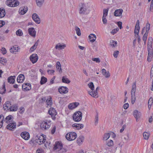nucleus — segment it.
<instances>
[{"instance_id":"nucleus-49","label":"nucleus","mask_w":153,"mask_h":153,"mask_svg":"<svg viewBox=\"0 0 153 153\" xmlns=\"http://www.w3.org/2000/svg\"><path fill=\"white\" fill-rule=\"evenodd\" d=\"M16 34L17 36H21L23 35V33L21 30L19 29L16 31Z\"/></svg>"},{"instance_id":"nucleus-28","label":"nucleus","mask_w":153,"mask_h":153,"mask_svg":"<svg viewBox=\"0 0 153 153\" xmlns=\"http://www.w3.org/2000/svg\"><path fill=\"white\" fill-rule=\"evenodd\" d=\"M11 106L10 102L8 101L6 102L3 105V108L5 110H8L10 109V108Z\"/></svg>"},{"instance_id":"nucleus-31","label":"nucleus","mask_w":153,"mask_h":153,"mask_svg":"<svg viewBox=\"0 0 153 153\" xmlns=\"http://www.w3.org/2000/svg\"><path fill=\"white\" fill-rule=\"evenodd\" d=\"M84 137L82 136H80L77 139V141L78 144L80 145L84 141Z\"/></svg>"},{"instance_id":"nucleus-13","label":"nucleus","mask_w":153,"mask_h":153,"mask_svg":"<svg viewBox=\"0 0 153 153\" xmlns=\"http://www.w3.org/2000/svg\"><path fill=\"white\" fill-rule=\"evenodd\" d=\"M139 30V21L138 20L136 22L134 30V33L135 36H136V35H138Z\"/></svg>"},{"instance_id":"nucleus-32","label":"nucleus","mask_w":153,"mask_h":153,"mask_svg":"<svg viewBox=\"0 0 153 153\" xmlns=\"http://www.w3.org/2000/svg\"><path fill=\"white\" fill-rule=\"evenodd\" d=\"M15 77L16 76H10L8 77L7 79L8 82L10 83H14L15 82Z\"/></svg>"},{"instance_id":"nucleus-4","label":"nucleus","mask_w":153,"mask_h":153,"mask_svg":"<svg viewBox=\"0 0 153 153\" xmlns=\"http://www.w3.org/2000/svg\"><path fill=\"white\" fill-rule=\"evenodd\" d=\"M77 137V134L74 132H71L68 133L66 135V139L69 141L74 140Z\"/></svg>"},{"instance_id":"nucleus-30","label":"nucleus","mask_w":153,"mask_h":153,"mask_svg":"<svg viewBox=\"0 0 153 153\" xmlns=\"http://www.w3.org/2000/svg\"><path fill=\"white\" fill-rule=\"evenodd\" d=\"M136 82H134L133 84L132 89L131 92V95H135V92L136 91Z\"/></svg>"},{"instance_id":"nucleus-52","label":"nucleus","mask_w":153,"mask_h":153,"mask_svg":"<svg viewBox=\"0 0 153 153\" xmlns=\"http://www.w3.org/2000/svg\"><path fill=\"white\" fill-rule=\"evenodd\" d=\"M66 152V149L62 147L61 149L58 150V153H65Z\"/></svg>"},{"instance_id":"nucleus-41","label":"nucleus","mask_w":153,"mask_h":153,"mask_svg":"<svg viewBox=\"0 0 153 153\" xmlns=\"http://www.w3.org/2000/svg\"><path fill=\"white\" fill-rule=\"evenodd\" d=\"M143 135L144 139L147 140L149 138L150 133L149 132H145L143 133Z\"/></svg>"},{"instance_id":"nucleus-55","label":"nucleus","mask_w":153,"mask_h":153,"mask_svg":"<svg viewBox=\"0 0 153 153\" xmlns=\"http://www.w3.org/2000/svg\"><path fill=\"white\" fill-rule=\"evenodd\" d=\"M107 145L108 146H111L113 145V141L112 140H110L109 141L107 142Z\"/></svg>"},{"instance_id":"nucleus-29","label":"nucleus","mask_w":153,"mask_h":153,"mask_svg":"<svg viewBox=\"0 0 153 153\" xmlns=\"http://www.w3.org/2000/svg\"><path fill=\"white\" fill-rule=\"evenodd\" d=\"M45 139L44 136L43 135H41L39 138L38 140V143H39V144H41L45 142Z\"/></svg>"},{"instance_id":"nucleus-15","label":"nucleus","mask_w":153,"mask_h":153,"mask_svg":"<svg viewBox=\"0 0 153 153\" xmlns=\"http://www.w3.org/2000/svg\"><path fill=\"white\" fill-rule=\"evenodd\" d=\"M21 136L25 140H28L30 138L29 133L26 131L22 132L21 134Z\"/></svg>"},{"instance_id":"nucleus-62","label":"nucleus","mask_w":153,"mask_h":153,"mask_svg":"<svg viewBox=\"0 0 153 153\" xmlns=\"http://www.w3.org/2000/svg\"><path fill=\"white\" fill-rule=\"evenodd\" d=\"M36 153H43V150L42 149H39L36 150Z\"/></svg>"},{"instance_id":"nucleus-46","label":"nucleus","mask_w":153,"mask_h":153,"mask_svg":"<svg viewBox=\"0 0 153 153\" xmlns=\"http://www.w3.org/2000/svg\"><path fill=\"white\" fill-rule=\"evenodd\" d=\"M148 33L146 32L144 34V35L143 37V40L144 42V44L145 45L146 43V40L147 38V37L148 36Z\"/></svg>"},{"instance_id":"nucleus-56","label":"nucleus","mask_w":153,"mask_h":153,"mask_svg":"<svg viewBox=\"0 0 153 153\" xmlns=\"http://www.w3.org/2000/svg\"><path fill=\"white\" fill-rule=\"evenodd\" d=\"M47 105H51L52 104V101L51 98H50L48 99H47L46 100Z\"/></svg>"},{"instance_id":"nucleus-54","label":"nucleus","mask_w":153,"mask_h":153,"mask_svg":"<svg viewBox=\"0 0 153 153\" xmlns=\"http://www.w3.org/2000/svg\"><path fill=\"white\" fill-rule=\"evenodd\" d=\"M98 114H97L95 116V122L94 124L95 126H96L98 123Z\"/></svg>"},{"instance_id":"nucleus-60","label":"nucleus","mask_w":153,"mask_h":153,"mask_svg":"<svg viewBox=\"0 0 153 153\" xmlns=\"http://www.w3.org/2000/svg\"><path fill=\"white\" fill-rule=\"evenodd\" d=\"M92 60L93 61H95L97 63H99L100 61V59L98 58H93Z\"/></svg>"},{"instance_id":"nucleus-38","label":"nucleus","mask_w":153,"mask_h":153,"mask_svg":"<svg viewBox=\"0 0 153 153\" xmlns=\"http://www.w3.org/2000/svg\"><path fill=\"white\" fill-rule=\"evenodd\" d=\"M62 81L63 83L68 84L70 82V81L65 76H63L62 77Z\"/></svg>"},{"instance_id":"nucleus-39","label":"nucleus","mask_w":153,"mask_h":153,"mask_svg":"<svg viewBox=\"0 0 153 153\" xmlns=\"http://www.w3.org/2000/svg\"><path fill=\"white\" fill-rule=\"evenodd\" d=\"M6 91V89L5 88V85L4 84L3 85L2 87L0 88V94H3L5 93Z\"/></svg>"},{"instance_id":"nucleus-43","label":"nucleus","mask_w":153,"mask_h":153,"mask_svg":"<svg viewBox=\"0 0 153 153\" xmlns=\"http://www.w3.org/2000/svg\"><path fill=\"white\" fill-rule=\"evenodd\" d=\"M44 0H36L37 5L39 7H41L43 4Z\"/></svg>"},{"instance_id":"nucleus-17","label":"nucleus","mask_w":153,"mask_h":153,"mask_svg":"<svg viewBox=\"0 0 153 153\" xmlns=\"http://www.w3.org/2000/svg\"><path fill=\"white\" fill-rule=\"evenodd\" d=\"M66 47V45L64 43H58L56 45L55 48L56 49L60 50L64 49Z\"/></svg>"},{"instance_id":"nucleus-27","label":"nucleus","mask_w":153,"mask_h":153,"mask_svg":"<svg viewBox=\"0 0 153 153\" xmlns=\"http://www.w3.org/2000/svg\"><path fill=\"white\" fill-rule=\"evenodd\" d=\"M88 93L89 94L95 98L98 97V95L97 91H88Z\"/></svg>"},{"instance_id":"nucleus-48","label":"nucleus","mask_w":153,"mask_h":153,"mask_svg":"<svg viewBox=\"0 0 153 153\" xmlns=\"http://www.w3.org/2000/svg\"><path fill=\"white\" fill-rule=\"evenodd\" d=\"M7 62V60L6 58L3 57L0 58V62L3 65H4Z\"/></svg>"},{"instance_id":"nucleus-50","label":"nucleus","mask_w":153,"mask_h":153,"mask_svg":"<svg viewBox=\"0 0 153 153\" xmlns=\"http://www.w3.org/2000/svg\"><path fill=\"white\" fill-rule=\"evenodd\" d=\"M88 86L92 91L94 90V85L92 82H91L88 84Z\"/></svg>"},{"instance_id":"nucleus-9","label":"nucleus","mask_w":153,"mask_h":153,"mask_svg":"<svg viewBox=\"0 0 153 153\" xmlns=\"http://www.w3.org/2000/svg\"><path fill=\"white\" fill-rule=\"evenodd\" d=\"M89 13V10H87L85 6L82 4L79 9V13L81 14H87Z\"/></svg>"},{"instance_id":"nucleus-7","label":"nucleus","mask_w":153,"mask_h":153,"mask_svg":"<svg viewBox=\"0 0 153 153\" xmlns=\"http://www.w3.org/2000/svg\"><path fill=\"white\" fill-rule=\"evenodd\" d=\"M49 114L51 116L52 119H55V116L57 114V112L55 109L53 108H50L48 111Z\"/></svg>"},{"instance_id":"nucleus-42","label":"nucleus","mask_w":153,"mask_h":153,"mask_svg":"<svg viewBox=\"0 0 153 153\" xmlns=\"http://www.w3.org/2000/svg\"><path fill=\"white\" fill-rule=\"evenodd\" d=\"M110 134L109 133L105 134L103 137V140H107L110 137Z\"/></svg>"},{"instance_id":"nucleus-14","label":"nucleus","mask_w":153,"mask_h":153,"mask_svg":"<svg viewBox=\"0 0 153 153\" xmlns=\"http://www.w3.org/2000/svg\"><path fill=\"white\" fill-rule=\"evenodd\" d=\"M68 88L64 86H62L58 89V91L61 94H65L68 92Z\"/></svg>"},{"instance_id":"nucleus-1","label":"nucleus","mask_w":153,"mask_h":153,"mask_svg":"<svg viewBox=\"0 0 153 153\" xmlns=\"http://www.w3.org/2000/svg\"><path fill=\"white\" fill-rule=\"evenodd\" d=\"M51 121L45 120L42 121L40 123L41 128L43 130H45L48 129L51 126Z\"/></svg>"},{"instance_id":"nucleus-11","label":"nucleus","mask_w":153,"mask_h":153,"mask_svg":"<svg viewBox=\"0 0 153 153\" xmlns=\"http://www.w3.org/2000/svg\"><path fill=\"white\" fill-rule=\"evenodd\" d=\"M63 145L61 142L57 141L55 143L53 147V149L55 150L58 149V150L61 149Z\"/></svg>"},{"instance_id":"nucleus-64","label":"nucleus","mask_w":153,"mask_h":153,"mask_svg":"<svg viewBox=\"0 0 153 153\" xmlns=\"http://www.w3.org/2000/svg\"><path fill=\"white\" fill-rule=\"evenodd\" d=\"M5 24V22L3 21H0V27H2Z\"/></svg>"},{"instance_id":"nucleus-10","label":"nucleus","mask_w":153,"mask_h":153,"mask_svg":"<svg viewBox=\"0 0 153 153\" xmlns=\"http://www.w3.org/2000/svg\"><path fill=\"white\" fill-rule=\"evenodd\" d=\"M32 17L35 23L39 24L40 23V19L39 16L36 13H33L32 15Z\"/></svg>"},{"instance_id":"nucleus-44","label":"nucleus","mask_w":153,"mask_h":153,"mask_svg":"<svg viewBox=\"0 0 153 153\" xmlns=\"http://www.w3.org/2000/svg\"><path fill=\"white\" fill-rule=\"evenodd\" d=\"M153 103V99L152 97H151L149 99L148 102V107L149 110L151 106V105Z\"/></svg>"},{"instance_id":"nucleus-18","label":"nucleus","mask_w":153,"mask_h":153,"mask_svg":"<svg viewBox=\"0 0 153 153\" xmlns=\"http://www.w3.org/2000/svg\"><path fill=\"white\" fill-rule=\"evenodd\" d=\"M20 48L19 47L16 45H14L13 46L12 48L10 49V52L12 53L16 54V52H18V50H20Z\"/></svg>"},{"instance_id":"nucleus-58","label":"nucleus","mask_w":153,"mask_h":153,"mask_svg":"<svg viewBox=\"0 0 153 153\" xmlns=\"http://www.w3.org/2000/svg\"><path fill=\"white\" fill-rule=\"evenodd\" d=\"M119 53V52L118 51H114L113 53L114 56L115 58H117L118 55Z\"/></svg>"},{"instance_id":"nucleus-5","label":"nucleus","mask_w":153,"mask_h":153,"mask_svg":"<svg viewBox=\"0 0 153 153\" xmlns=\"http://www.w3.org/2000/svg\"><path fill=\"white\" fill-rule=\"evenodd\" d=\"M16 127V122L13 121L10 122L7 126L6 128L7 129L12 131H13Z\"/></svg>"},{"instance_id":"nucleus-2","label":"nucleus","mask_w":153,"mask_h":153,"mask_svg":"<svg viewBox=\"0 0 153 153\" xmlns=\"http://www.w3.org/2000/svg\"><path fill=\"white\" fill-rule=\"evenodd\" d=\"M82 114L79 111L75 112L73 116V118L74 121L75 122H78L80 121L82 119Z\"/></svg>"},{"instance_id":"nucleus-37","label":"nucleus","mask_w":153,"mask_h":153,"mask_svg":"<svg viewBox=\"0 0 153 153\" xmlns=\"http://www.w3.org/2000/svg\"><path fill=\"white\" fill-rule=\"evenodd\" d=\"M56 68L57 71H59V72H62V69L61 68V64L59 62H57L56 64Z\"/></svg>"},{"instance_id":"nucleus-16","label":"nucleus","mask_w":153,"mask_h":153,"mask_svg":"<svg viewBox=\"0 0 153 153\" xmlns=\"http://www.w3.org/2000/svg\"><path fill=\"white\" fill-rule=\"evenodd\" d=\"M29 34L31 36L35 37L36 36V31L33 27L29 28L28 29Z\"/></svg>"},{"instance_id":"nucleus-34","label":"nucleus","mask_w":153,"mask_h":153,"mask_svg":"<svg viewBox=\"0 0 153 153\" xmlns=\"http://www.w3.org/2000/svg\"><path fill=\"white\" fill-rule=\"evenodd\" d=\"M6 14L5 9L3 8H0V18L4 17Z\"/></svg>"},{"instance_id":"nucleus-40","label":"nucleus","mask_w":153,"mask_h":153,"mask_svg":"<svg viewBox=\"0 0 153 153\" xmlns=\"http://www.w3.org/2000/svg\"><path fill=\"white\" fill-rule=\"evenodd\" d=\"M47 79L44 76H42L40 81V84L41 85H43L45 83L47 82Z\"/></svg>"},{"instance_id":"nucleus-21","label":"nucleus","mask_w":153,"mask_h":153,"mask_svg":"<svg viewBox=\"0 0 153 153\" xmlns=\"http://www.w3.org/2000/svg\"><path fill=\"white\" fill-rule=\"evenodd\" d=\"M102 73L103 75L106 78H109L110 76L109 71H107L105 69L103 68L102 69Z\"/></svg>"},{"instance_id":"nucleus-57","label":"nucleus","mask_w":153,"mask_h":153,"mask_svg":"<svg viewBox=\"0 0 153 153\" xmlns=\"http://www.w3.org/2000/svg\"><path fill=\"white\" fill-rule=\"evenodd\" d=\"M135 100V95H131V102L133 104Z\"/></svg>"},{"instance_id":"nucleus-20","label":"nucleus","mask_w":153,"mask_h":153,"mask_svg":"<svg viewBox=\"0 0 153 153\" xmlns=\"http://www.w3.org/2000/svg\"><path fill=\"white\" fill-rule=\"evenodd\" d=\"M25 79V76L23 74H20L18 76L17 80L19 83H22L23 82Z\"/></svg>"},{"instance_id":"nucleus-22","label":"nucleus","mask_w":153,"mask_h":153,"mask_svg":"<svg viewBox=\"0 0 153 153\" xmlns=\"http://www.w3.org/2000/svg\"><path fill=\"white\" fill-rule=\"evenodd\" d=\"M133 115L137 121L138 119L140 118L141 115V113L138 111L135 110L133 112Z\"/></svg>"},{"instance_id":"nucleus-25","label":"nucleus","mask_w":153,"mask_h":153,"mask_svg":"<svg viewBox=\"0 0 153 153\" xmlns=\"http://www.w3.org/2000/svg\"><path fill=\"white\" fill-rule=\"evenodd\" d=\"M72 126L76 128L77 130H79L83 128L84 125L81 124L74 123L72 125Z\"/></svg>"},{"instance_id":"nucleus-3","label":"nucleus","mask_w":153,"mask_h":153,"mask_svg":"<svg viewBox=\"0 0 153 153\" xmlns=\"http://www.w3.org/2000/svg\"><path fill=\"white\" fill-rule=\"evenodd\" d=\"M19 2L16 0H8L6 2V4L10 7H15L19 4Z\"/></svg>"},{"instance_id":"nucleus-6","label":"nucleus","mask_w":153,"mask_h":153,"mask_svg":"<svg viewBox=\"0 0 153 153\" xmlns=\"http://www.w3.org/2000/svg\"><path fill=\"white\" fill-rule=\"evenodd\" d=\"M108 10L104 9L103 10V15L102 17V20L103 24L106 25L107 24V21L106 19V17L107 16Z\"/></svg>"},{"instance_id":"nucleus-63","label":"nucleus","mask_w":153,"mask_h":153,"mask_svg":"<svg viewBox=\"0 0 153 153\" xmlns=\"http://www.w3.org/2000/svg\"><path fill=\"white\" fill-rule=\"evenodd\" d=\"M1 51H2V53L3 54H5L6 53V52H7L6 50L5 49V48H3V47L2 48Z\"/></svg>"},{"instance_id":"nucleus-36","label":"nucleus","mask_w":153,"mask_h":153,"mask_svg":"<svg viewBox=\"0 0 153 153\" xmlns=\"http://www.w3.org/2000/svg\"><path fill=\"white\" fill-rule=\"evenodd\" d=\"M18 108V107L16 105H13L11 106L10 108V109L11 111H16Z\"/></svg>"},{"instance_id":"nucleus-47","label":"nucleus","mask_w":153,"mask_h":153,"mask_svg":"<svg viewBox=\"0 0 153 153\" xmlns=\"http://www.w3.org/2000/svg\"><path fill=\"white\" fill-rule=\"evenodd\" d=\"M4 117L2 115H0V128L2 126Z\"/></svg>"},{"instance_id":"nucleus-24","label":"nucleus","mask_w":153,"mask_h":153,"mask_svg":"<svg viewBox=\"0 0 153 153\" xmlns=\"http://www.w3.org/2000/svg\"><path fill=\"white\" fill-rule=\"evenodd\" d=\"M27 10V7H21L19 9V13L21 15H24L26 13Z\"/></svg>"},{"instance_id":"nucleus-53","label":"nucleus","mask_w":153,"mask_h":153,"mask_svg":"<svg viewBox=\"0 0 153 153\" xmlns=\"http://www.w3.org/2000/svg\"><path fill=\"white\" fill-rule=\"evenodd\" d=\"M75 30L76 31L77 34L78 36H80L81 35L80 29L77 27H75Z\"/></svg>"},{"instance_id":"nucleus-61","label":"nucleus","mask_w":153,"mask_h":153,"mask_svg":"<svg viewBox=\"0 0 153 153\" xmlns=\"http://www.w3.org/2000/svg\"><path fill=\"white\" fill-rule=\"evenodd\" d=\"M129 106V105L128 103H126L124 105L123 108L125 109H126L128 108Z\"/></svg>"},{"instance_id":"nucleus-59","label":"nucleus","mask_w":153,"mask_h":153,"mask_svg":"<svg viewBox=\"0 0 153 153\" xmlns=\"http://www.w3.org/2000/svg\"><path fill=\"white\" fill-rule=\"evenodd\" d=\"M24 108L23 107H21L19 109V112L20 114H22L24 113Z\"/></svg>"},{"instance_id":"nucleus-12","label":"nucleus","mask_w":153,"mask_h":153,"mask_svg":"<svg viewBox=\"0 0 153 153\" xmlns=\"http://www.w3.org/2000/svg\"><path fill=\"white\" fill-rule=\"evenodd\" d=\"M22 88L23 90L29 91L31 89V85L30 84L28 83H24L22 86Z\"/></svg>"},{"instance_id":"nucleus-45","label":"nucleus","mask_w":153,"mask_h":153,"mask_svg":"<svg viewBox=\"0 0 153 153\" xmlns=\"http://www.w3.org/2000/svg\"><path fill=\"white\" fill-rule=\"evenodd\" d=\"M110 45L112 47H115L117 46V42L114 40H111L110 41Z\"/></svg>"},{"instance_id":"nucleus-19","label":"nucleus","mask_w":153,"mask_h":153,"mask_svg":"<svg viewBox=\"0 0 153 153\" xmlns=\"http://www.w3.org/2000/svg\"><path fill=\"white\" fill-rule=\"evenodd\" d=\"M79 104V103L77 102L71 103L68 105V108L70 109H73L76 107Z\"/></svg>"},{"instance_id":"nucleus-33","label":"nucleus","mask_w":153,"mask_h":153,"mask_svg":"<svg viewBox=\"0 0 153 153\" xmlns=\"http://www.w3.org/2000/svg\"><path fill=\"white\" fill-rule=\"evenodd\" d=\"M39 42V40H37V41L35 43V44L31 48H30V52H31L33 51L34 50H35L37 46L38 45V42Z\"/></svg>"},{"instance_id":"nucleus-51","label":"nucleus","mask_w":153,"mask_h":153,"mask_svg":"<svg viewBox=\"0 0 153 153\" xmlns=\"http://www.w3.org/2000/svg\"><path fill=\"white\" fill-rule=\"evenodd\" d=\"M150 25L149 23H147L146 24V28H145L146 29V32L148 33L149 32V31L150 29Z\"/></svg>"},{"instance_id":"nucleus-26","label":"nucleus","mask_w":153,"mask_h":153,"mask_svg":"<svg viewBox=\"0 0 153 153\" xmlns=\"http://www.w3.org/2000/svg\"><path fill=\"white\" fill-rule=\"evenodd\" d=\"M123 12L122 9L116 10L114 13V15L115 16H119L121 15Z\"/></svg>"},{"instance_id":"nucleus-23","label":"nucleus","mask_w":153,"mask_h":153,"mask_svg":"<svg viewBox=\"0 0 153 153\" xmlns=\"http://www.w3.org/2000/svg\"><path fill=\"white\" fill-rule=\"evenodd\" d=\"M13 117L11 115H9L7 116L5 119L4 121L7 123L13 122Z\"/></svg>"},{"instance_id":"nucleus-35","label":"nucleus","mask_w":153,"mask_h":153,"mask_svg":"<svg viewBox=\"0 0 153 153\" xmlns=\"http://www.w3.org/2000/svg\"><path fill=\"white\" fill-rule=\"evenodd\" d=\"M89 38L90 39V40L91 42H94L96 39V35L93 34H91L89 36Z\"/></svg>"},{"instance_id":"nucleus-8","label":"nucleus","mask_w":153,"mask_h":153,"mask_svg":"<svg viewBox=\"0 0 153 153\" xmlns=\"http://www.w3.org/2000/svg\"><path fill=\"white\" fill-rule=\"evenodd\" d=\"M38 59V57L36 54L34 53L32 54L30 57V61L33 64L36 63Z\"/></svg>"}]
</instances>
